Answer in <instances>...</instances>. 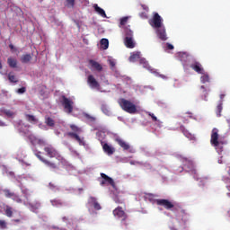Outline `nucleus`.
I'll use <instances>...</instances> for the list:
<instances>
[{"label":"nucleus","mask_w":230,"mask_h":230,"mask_svg":"<svg viewBox=\"0 0 230 230\" xmlns=\"http://www.w3.org/2000/svg\"><path fill=\"white\" fill-rule=\"evenodd\" d=\"M201 90H202V93H203V94H204L203 100H205V102H208V96H207L208 91L206 90V88L204 87V85L201 86Z\"/></svg>","instance_id":"38"},{"label":"nucleus","mask_w":230,"mask_h":230,"mask_svg":"<svg viewBox=\"0 0 230 230\" xmlns=\"http://www.w3.org/2000/svg\"><path fill=\"white\" fill-rule=\"evenodd\" d=\"M101 177H102V179L100 180L101 186H109V184H110V186H112V188H114V186H116L114 180L112 178L107 176V174L102 172Z\"/></svg>","instance_id":"7"},{"label":"nucleus","mask_w":230,"mask_h":230,"mask_svg":"<svg viewBox=\"0 0 230 230\" xmlns=\"http://www.w3.org/2000/svg\"><path fill=\"white\" fill-rule=\"evenodd\" d=\"M147 114L150 116V118H152L153 121H157V117H155L154 113L147 112Z\"/></svg>","instance_id":"46"},{"label":"nucleus","mask_w":230,"mask_h":230,"mask_svg":"<svg viewBox=\"0 0 230 230\" xmlns=\"http://www.w3.org/2000/svg\"><path fill=\"white\" fill-rule=\"evenodd\" d=\"M3 69V64L0 61V70Z\"/></svg>","instance_id":"57"},{"label":"nucleus","mask_w":230,"mask_h":230,"mask_svg":"<svg viewBox=\"0 0 230 230\" xmlns=\"http://www.w3.org/2000/svg\"><path fill=\"white\" fill-rule=\"evenodd\" d=\"M0 229H6V221L0 220Z\"/></svg>","instance_id":"43"},{"label":"nucleus","mask_w":230,"mask_h":230,"mask_svg":"<svg viewBox=\"0 0 230 230\" xmlns=\"http://www.w3.org/2000/svg\"><path fill=\"white\" fill-rule=\"evenodd\" d=\"M4 114L7 115L8 118H12V116H13L14 113L12 111L6 110V111H4Z\"/></svg>","instance_id":"45"},{"label":"nucleus","mask_w":230,"mask_h":230,"mask_svg":"<svg viewBox=\"0 0 230 230\" xmlns=\"http://www.w3.org/2000/svg\"><path fill=\"white\" fill-rule=\"evenodd\" d=\"M84 118H86V119H88L89 121H92V122L96 121V118L91 116L89 113H84Z\"/></svg>","instance_id":"36"},{"label":"nucleus","mask_w":230,"mask_h":230,"mask_svg":"<svg viewBox=\"0 0 230 230\" xmlns=\"http://www.w3.org/2000/svg\"><path fill=\"white\" fill-rule=\"evenodd\" d=\"M33 57L31 54H23L21 58L22 64H28Z\"/></svg>","instance_id":"24"},{"label":"nucleus","mask_w":230,"mask_h":230,"mask_svg":"<svg viewBox=\"0 0 230 230\" xmlns=\"http://www.w3.org/2000/svg\"><path fill=\"white\" fill-rule=\"evenodd\" d=\"M184 118H193V115L191 113H187V115L184 116Z\"/></svg>","instance_id":"51"},{"label":"nucleus","mask_w":230,"mask_h":230,"mask_svg":"<svg viewBox=\"0 0 230 230\" xmlns=\"http://www.w3.org/2000/svg\"><path fill=\"white\" fill-rule=\"evenodd\" d=\"M43 163L47 165L51 172H57V170H59L58 164L51 162L49 160H43Z\"/></svg>","instance_id":"15"},{"label":"nucleus","mask_w":230,"mask_h":230,"mask_svg":"<svg viewBox=\"0 0 230 230\" xmlns=\"http://www.w3.org/2000/svg\"><path fill=\"white\" fill-rule=\"evenodd\" d=\"M4 126H5L4 122H3L2 120H0V127H4Z\"/></svg>","instance_id":"54"},{"label":"nucleus","mask_w":230,"mask_h":230,"mask_svg":"<svg viewBox=\"0 0 230 230\" xmlns=\"http://www.w3.org/2000/svg\"><path fill=\"white\" fill-rule=\"evenodd\" d=\"M101 46H102V49H109V40L102 39L101 40Z\"/></svg>","instance_id":"32"},{"label":"nucleus","mask_w":230,"mask_h":230,"mask_svg":"<svg viewBox=\"0 0 230 230\" xmlns=\"http://www.w3.org/2000/svg\"><path fill=\"white\" fill-rule=\"evenodd\" d=\"M4 213L8 218H12L13 217V208L8 205H5Z\"/></svg>","instance_id":"26"},{"label":"nucleus","mask_w":230,"mask_h":230,"mask_svg":"<svg viewBox=\"0 0 230 230\" xmlns=\"http://www.w3.org/2000/svg\"><path fill=\"white\" fill-rule=\"evenodd\" d=\"M205 180L208 181V177H206Z\"/></svg>","instance_id":"63"},{"label":"nucleus","mask_w":230,"mask_h":230,"mask_svg":"<svg viewBox=\"0 0 230 230\" xmlns=\"http://www.w3.org/2000/svg\"><path fill=\"white\" fill-rule=\"evenodd\" d=\"M9 48L13 53H15L17 51V48H15L13 44H9Z\"/></svg>","instance_id":"47"},{"label":"nucleus","mask_w":230,"mask_h":230,"mask_svg":"<svg viewBox=\"0 0 230 230\" xmlns=\"http://www.w3.org/2000/svg\"><path fill=\"white\" fill-rule=\"evenodd\" d=\"M62 100H63L62 105H63L66 112H67L68 114H71V112H73V105H74L73 101H71L70 99L66 97V95L62 96Z\"/></svg>","instance_id":"8"},{"label":"nucleus","mask_w":230,"mask_h":230,"mask_svg":"<svg viewBox=\"0 0 230 230\" xmlns=\"http://www.w3.org/2000/svg\"><path fill=\"white\" fill-rule=\"evenodd\" d=\"M44 152H46L48 157H50V158L56 157L58 161H60L63 164H66V158L61 156L60 154H58V151H57V149H55V147H53L52 146H45Z\"/></svg>","instance_id":"4"},{"label":"nucleus","mask_w":230,"mask_h":230,"mask_svg":"<svg viewBox=\"0 0 230 230\" xmlns=\"http://www.w3.org/2000/svg\"><path fill=\"white\" fill-rule=\"evenodd\" d=\"M143 10H145L146 12H148V6L145 5V4H142L141 5Z\"/></svg>","instance_id":"50"},{"label":"nucleus","mask_w":230,"mask_h":230,"mask_svg":"<svg viewBox=\"0 0 230 230\" xmlns=\"http://www.w3.org/2000/svg\"><path fill=\"white\" fill-rule=\"evenodd\" d=\"M94 11L101 15V17H107V13H105V10L102 7L98 6V4H93Z\"/></svg>","instance_id":"22"},{"label":"nucleus","mask_w":230,"mask_h":230,"mask_svg":"<svg viewBox=\"0 0 230 230\" xmlns=\"http://www.w3.org/2000/svg\"><path fill=\"white\" fill-rule=\"evenodd\" d=\"M110 66L111 67H115L116 66V62L110 60Z\"/></svg>","instance_id":"48"},{"label":"nucleus","mask_w":230,"mask_h":230,"mask_svg":"<svg viewBox=\"0 0 230 230\" xmlns=\"http://www.w3.org/2000/svg\"><path fill=\"white\" fill-rule=\"evenodd\" d=\"M116 141L118 143V145H119V146L121 148H123V150H129L130 149V145H128L127 142H125L123 139L121 138H116Z\"/></svg>","instance_id":"21"},{"label":"nucleus","mask_w":230,"mask_h":230,"mask_svg":"<svg viewBox=\"0 0 230 230\" xmlns=\"http://www.w3.org/2000/svg\"><path fill=\"white\" fill-rule=\"evenodd\" d=\"M16 93H18V94H24V93H26V87H22L19 88Z\"/></svg>","instance_id":"42"},{"label":"nucleus","mask_w":230,"mask_h":230,"mask_svg":"<svg viewBox=\"0 0 230 230\" xmlns=\"http://www.w3.org/2000/svg\"><path fill=\"white\" fill-rule=\"evenodd\" d=\"M181 163L187 172L189 173H193V175H197V169H195V164L191 158L182 157Z\"/></svg>","instance_id":"5"},{"label":"nucleus","mask_w":230,"mask_h":230,"mask_svg":"<svg viewBox=\"0 0 230 230\" xmlns=\"http://www.w3.org/2000/svg\"><path fill=\"white\" fill-rule=\"evenodd\" d=\"M218 128H214L211 132L210 143L216 148L217 152L221 154L224 151V142L218 140Z\"/></svg>","instance_id":"1"},{"label":"nucleus","mask_w":230,"mask_h":230,"mask_svg":"<svg viewBox=\"0 0 230 230\" xmlns=\"http://www.w3.org/2000/svg\"><path fill=\"white\" fill-rule=\"evenodd\" d=\"M224 181L226 184V189L228 190L227 197L230 198V179L229 178H224Z\"/></svg>","instance_id":"34"},{"label":"nucleus","mask_w":230,"mask_h":230,"mask_svg":"<svg viewBox=\"0 0 230 230\" xmlns=\"http://www.w3.org/2000/svg\"><path fill=\"white\" fill-rule=\"evenodd\" d=\"M224 98H226V94H221L220 95L221 102H222V100H224Z\"/></svg>","instance_id":"53"},{"label":"nucleus","mask_w":230,"mask_h":230,"mask_svg":"<svg viewBox=\"0 0 230 230\" xmlns=\"http://www.w3.org/2000/svg\"><path fill=\"white\" fill-rule=\"evenodd\" d=\"M25 118L29 123H39V119H37L33 115L25 114Z\"/></svg>","instance_id":"28"},{"label":"nucleus","mask_w":230,"mask_h":230,"mask_svg":"<svg viewBox=\"0 0 230 230\" xmlns=\"http://www.w3.org/2000/svg\"><path fill=\"white\" fill-rule=\"evenodd\" d=\"M125 34H126V37L125 39H132L133 35H134V32H132V31L127 29L125 31Z\"/></svg>","instance_id":"35"},{"label":"nucleus","mask_w":230,"mask_h":230,"mask_svg":"<svg viewBox=\"0 0 230 230\" xmlns=\"http://www.w3.org/2000/svg\"><path fill=\"white\" fill-rule=\"evenodd\" d=\"M64 222H66V220H67V218L66 217H63Z\"/></svg>","instance_id":"61"},{"label":"nucleus","mask_w":230,"mask_h":230,"mask_svg":"<svg viewBox=\"0 0 230 230\" xmlns=\"http://www.w3.org/2000/svg\"><path fill=\"white\" fill-rule=\"evenodd\" d=\"M66 5L68 8H73L75 6V0H66Z\"/></svg>","instance_id":"39"},{"label":"nucleus","mask_w":230,"mask_h":230,"mask_svg":"<svg viewBox=\"0 0 230 230\" xmlns=\"http://www.w3.org/2000/svg\"><path fill=\"white\" fill-rule=\"evenodd\" d=\"M7 64L9 66V67H12L13 69H15V67H17V59L9 57L7 58Z\"/></svg>","instance_id":"25"},{"label":"nucleus","mask_w":230,"mask_h":230,"mask_svg":"<svg viewBox=\"0 0 230 230\" xmlns=\"http://www.w3.org/2000/svg\"><path fill=\"white\" fill-rule=\"evenodd\" d=\"M180 130L182 132V134L185 136V137H188V139H195V136L188 131L184 126H180Z\"/></svg>","instance_id":"19"},{"label":"nucleus","mask_w":230,"mask_h":230,"mask_svg":"<svg viewBox=\"0 0 230 230\" xmlns=\"http://www.w3.org/2000/svg\"><path fill=\"white\" fill-rule=\"evenodd\" d=\"M87 84L91 89H97V91H100V83L96 80L94 75H89L87 77Z\"/></svg>","instance_id":"9"},{"label":"nucleus","mask_w":230,"mask_h":230,"mask_svg":"<svg viewBox=\"0 0 230 230\" xmlns=\"http://www.w3.org/2000/svg\"><path fill=\"white\" fill-rule=\"evenodd\" d=\"M52 206H62V200L60 199H53L51 200Z\"/></svg>","instance_id":"37"},{"label":"nucleus","mask_w":230,"mask_h":230,"mask_svg":"<svg viewBox=\"0 0 230 230\" xmlns=\"http://www.w3.org/2000/svg\"><path fill=\"white\" fill-rule=\"evenodd\" d=\"M118 103L122 111L128 112V114H136V112H137V108L136 107V104H133L132 102L125 98L119 99L118 101Z\"/></svg>","instance_id":"2"},{"label":"nucleus","mask_w":230,"mask_h":230,"mask_svg":"<svg viewBox=\"0 0 230 230\" xmlns=\"http://www.w3.org/2000/svg\"><path fill=\"white\" fill-rule=\"evenodd\" d=\"M141 54L139 52H135L129 57V62H136V60H139Z\"/></svg>","instance_id":"29"},{"label":"nucleus","mask_w":230,"mask_h":230,"mask_svg":"<svg viewBox=\"0 0 230 230\" xmlns=\"http://www.w3.org/2000/svg\"><path fill=\"white\" fill-rule=\"evenodd\" d=\"M70 129L72 130V132H67L66 136H68V137H71L72 139H75V141H77V143H79V145L81 146L85 145L84 138H81L80 136H78V134H82V128H79L75 124H71Z\"/></svg>","instance_id":"3"},{"label":"nucleus","mask_w":230,"mask_h":230,"mask_svg":"<svg viewBox=\"0 0 230 230\" xmlns=\"http://www.w3.org/2000/svg\"><path fill=\"white\" fill-rule=\"evenodd\" d=\"M150 25L153 27V28H161L163 25V18L161 17V15H159L158 13H154V16L150 22Z\"/></svg>","instance_id":"6"},{"label":"nucleus","mask_w":230,"mask_h":230,"mask_svg":"<svg viewBox=\"0 0 230 230\" xmlns=\"http://www.w3.org/2000/svg\"><path fill=\"white\" fill-rule=\"evenodd\" d=\"M156 35L160 39V40H168V37H166V29L164 28V25L156 28Z\"/></svg>","instance_id":"10"},{"label":"nucleus","mask_w":230,"mask_h":230,"mask_svg":"<svg viewBox=\"0 0 230 230\" xmlns=\"http://www.w3.org/2000/svg\"><path fill=\"white\" fill-rule=\"evenodd\" d=\"M139 17H141V19H148V14L146 12H142L139 13Z\"/></svg>","instance_id":"44"},{"label":"nucleus","mask_w":230,"mask_h":230,"mask_svg":"<svg viewBox=\"0 0 230 230\" xmlns=\"http://www.w3.org/2000/svg\"><path fill=\"white\" fill-rule=\"evenodd\" d=\"M128 21V17H123L120 19V26H125L127 24V22Z\"/></svg>","instance_id":"40"},{"label":"nucleus","mask_w":230,"mask_h":230,"mask_svg":"<svg viewBox=\"0 0 230 230\" xmlns=\"http://www.w3.org/2000/svg\"><path fill=\"white\" fill-rule=\"evenodd\" d=\"M200 82L201 84H209L211 82V77H209V74L204 72V74H201Z\"/></svg>","instance_id":"23"},{"label":"nucleus","mask_w":230,"mask_h":230,"mask_svg":"<svg viewBox=\"0 0 230 230\" xmlns=\"http://www.w3.org/2000/svg\"><path fill=\"white\" fill-rule=\"evenodd\" d=\"M102 145L103 152H105V154H107L108 155H112V154H114V152H116L114 147L109 146V144H107V143L103 144V142H102Z\"/></svg>","instance_id":"17"},{"label":"nucleus","mask_w":230,"mask_h":230,"mask_svg":"<svg viewBox=\"0 0 230 230\" xmlns=\"http://www.w3.org/2000/svg\"><path fill=\"white\" fill-rule=\"evenodd\" d=\"M114 217H117V218H122V220H127V214L123 210V208L118 207L113 210Z\"/></svg>","instance_id":"12"},{"label":"nucleus","mask_w":230,"mask_h":230,"mask_svg":"<svg viewBox=\"0 0 230 230\" xmlns=\"http://www.w3.org/2000/svg\"><path fill=\"white\" fill-rule=\"evenodd\" d=\"M124 44L126 48H128L129 49H133V48H136V43L134 42V40L132 38H125Z\"/></svg>","instance_id":"18"},{"label":"nucleus","mask_w":230,"mask_h":230,"mask_svg":"<svg viewBox=\"0 0 230 230\" xmlns=\"http://www.w3.org/2000/svg\"><path fill=\"white\" fill-rule=\"evenodd\" d=\"M8 80L9 82H11V84H17V82H19V79H17V76H15V75H13V73L12 72L8 74Z\"/></svg>","instance_id":"30"},{"label":"nucleus","mask_w":230,"mask_h":230,"mask_svg":"<svg viewBox=\"0 0 230 230\" xmlns=\"http://www.w3.org/2000/svg\"><path fill=\"white\" fill-rule=\"evenodd\" d=\"M184 170V167H181L180 172Z\"/></svg>","instance_id":"60"},{"label":"nucleus","mask_w":230,"mask_h":230,"mask_svg":"<svg viewBox=\"0 0 230 230\" xmlns=\"http://www.w3.org/2000/svg\"><path fill=\"white\" fill-rule=\"evenodd\" d=\"M190 67L193 69V71H195L196 73H198L199 75H204V67L202 66V64H200L199 62H194L190 65Z\"/></svg>","instance_id":"13"},{"label":"nucleus","mask_w":230,"mask_h":230,"mask_svg":"<svg viewBox=\"0 0 230 230\" xmlns=\"http://www.w3.org/2000/svg\"><path fill=\"white\" fill-rule=\"evenodd\" d=\"M102 112L105 114L106 116H111V110H109V107L105 104H102L101 106Z\"/></svg>","instance_id":"31"},{"label":"nucleus","mask_w":230,"mask_h":230,"mask_svg":"<svg viewBox=\"0 0 230 230\" xmlns=\"http://www.w3.org/2000/svg\"><path fill=\"white\" fill-rule=\"evenodd\" d=\"M13 221L16 222V224H19V222H21V219H13Z\"/></svg>","instance_id":"55"},{"label":"nucleus","mask_w":230,"mask_h":230,"mask_svg":"<svg viewBox=\"0 0 230 230\" xmlns=\"http://www.w3.org/2000/svg\"><path fill=\"white\" fill-rule=\"evenodd\" d=\"M45 123L48 127H55V120L51 117L47 118Z\"/></svg>","instance_id":"33"},{"label":"nucleus","mask_w":230,"mask_h":230,"mask_svg":"<svg viewBox=\"0 0 230 230\" xmlns=\"http://www.w3.org/2000/svg\"><path fill=\"white\" fill-rule=\"evenodd\" d=\"M222 102L223 101H220L217 106L216 114L217 118H220V116H222V110L224 109V107L222 106L223 105Z\"/></svg>","instance_id":"27"},{"label":"nucleus","mask_w":230,"mask_h":230,"mask_svg":"<svg viewBox=\"0 0 230 230\" xmlns=\"http://www.w3.org/2000/svg\"><path fill=\"white\" fill-rule=\"evenodd\" d=\"M166 46H167V49H173V45L170 43H166Z\"/></svg>","instance_id":"49"},{"label":"nucleus","mask_w":230,"mask_h":230,"mask_svg":"<svg viewBox=\"0 0 230 230\" xmlns=\"http://www.w3.org/2000/svg\"><path fill=\"white\" fill-rule=\"evenodd\" d=\"M224 162H222V160H218V164H222Z\"/></svg>","instance_id":"58"},{"label":"nucleus","mask_w":230,"mask_h":230,"mask_svg":"<svg viewBox=\"0 0 230 230\" xmlns=\"http://www.w3.org/2000/svg\"><path fill=\"white\" fill-rule=\"evenodd\" d=\"M115 202H116L117 204H121V203H122V202L119 201V199L115 200Z\"/></svg>","instance_id":"56"},{"label":"nucleus","mask_w":230,"mask_h":230,"mask_svg":"<svg viewBox=\"0 0 230 230\" xmlns=\"http://www.w3.org/2000/svg\"><path fill=\"white\" fill-rule=\"evenodd\" d=\"M88 204H90L91 206H93V208H94V209H96V211H100V209H102V206L100 205V203L94 197L89 198Z\"/></svg>","instance_id":"16"},{"label":"nucleus","mask_w":230,"mask_h":230,"mask_svg":"<svg viewBox=\"0 0 230 230\" xmlns=\"http://www.w3.org/2000/svg\"><path fill=\"white\" fill-rule=\"evenodd\" d=\"M229 169H228V171H227V173H228V175H230V166L228 167Z\"/></svg>","instance_id":"59"},{"label":"nucleus","mask_w":230,"mask_h":230,"mask_svg":"<svg viewBox=\"0 0 230 230\" xmlns=\"http://www.w3.org/2000/svg\"><path fill=\"white\" fill-rule=\"evenodd\" d=\"M41 154H42L41 152L36 153V157H38V159H40V161H41V163H44V161H46V159L42 157Z\"/></svg>","instance_id":"41"},{"label":"nucleus","mask_w":230,"mask_h":230,"mask_svg":"<svg viewBox=\"0 0 230 230\" xmlns=\"http://www.w3.org/2000/svg\"><path fill=\"white\" fill-rule=\"evenodd\" d=\"M157 206H163L165 209H172L174 208L173 203L168 199H156Z\"/></svg>","instance_id":"11"},{"label":"nucleus","mask_w":230,"mask_h":230,"mask_svg":"<svg viewBox=\"0 0 230 230\" xmlns=\"http://www.w3.org/2000/svg\"><path fill=\"white\" fill-rule=\"evenodd\" d=\"M89 64H90V66H92V67L93 69H95V71H99L100 72V71L103 70V66H102V65L100 63H98V62H96V61H94L93 59L89 60Z\"/></svg>","instance_id":"20"},{"label":"nucleus","mask_w":230,"mask_h":230,"mask_svg":"<svg viewBox=\"0 0 230 230\" xmlns=\"http://www.w3.org/2000/svg\"><path fill=\"white\" fill-rule=\"evenodd\" d=\"M144 67H146V68H148V62H146V61H144Z\"/></svg>","instance_id":"52"},{"label":"nucleus","mask_w":230,"mask_h":230,"mask_svg":"<svg viewBox=\"0 0 230 230\" xmlns=\"http://www.w3.org/2000/svg\"><path fill=\"white\" fill-rule=\"evenodd\" d=\"M162 76V78H164V75H161Z\"/></svg>","instance_id":"62"},{"label":"nucleus","mask_w":230,"mask_h":230,"mask_svg":"<svg viewBox=\"0 0 230 230\" xmlns=\"http://www.w3.org/2000/svg\"><path fill=\"white\" fill-rule=\"evenodd\" d=\"M4 193L7 199H13V200H16L17 202H22V199H21V198L17 197V195H15V193L10 191V190H4Z\"/></svg>","instance_id":"14"}]
</instances>
